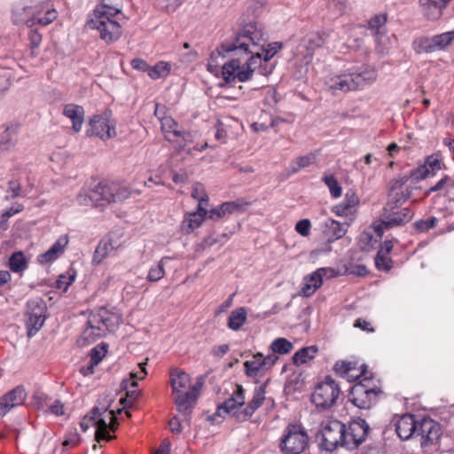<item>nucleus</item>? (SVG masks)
<instances>
[{
	"label": "nucleus",
	"instance_id": "nucleus-57",
	"mask_svg": "<svg viewBox=\"0 0 454 454\" xmlns=\"http://www.w3.org/2000/svg\"><path fill=\"white\" fill-rule=\"evenodd\" d=\"M181 3L182 0H157L158 6L168 12H175Z\"/></svg>",
	"mask_w": 454,
	"mask_h": 454
},
{
	"label": "nucleus",
	"instance_id": "nucleus-9",
	"mask_svg": "<svg viewBox=\"0 0 454 454\" xmlns=\"http://www.w3.org/2000/svg\"><path fill=\"white\" fill-rule=\"evenodd\" d=\"M117 324L116 316L106 309H100L89 317L88 327L82 333L83 338L94 340L95 338L104 336L107 332L114 330Z\"/></svg>",
	"mask_w": 454,
	"mask_h": 454
},
{
	"label": "nucleus",
	"instance_id": "nucleus-62",
	"mask_svg": "<svg viewBox=\"0 0 454 454\" xmlns=\"http://www.w3.org/2000/svg\"><path fill=\"white\" fill-rule=\"evenodd\" d=\"M49 410L51 413L56 416H61L65 413L64 404L59 400H56L52 404H51Z\"/></svg>",
	"mask_w": 454,
	"mask_h": 454
},
{
	"label": "nucleus",
	"instance_id": "nucleus-13",
	"mask_svg": "<svg viewBox=\"0 0 454 454\" xmlns=\"http://www.w3.org/2000/svg\"><path fill=\"white\" fill-rule=\"evenodd\" d=\"M370 427L364 419H358L352 420L348 426L345 425L341 440V447L347 450H355L363 443L369 433Z\"/></svg>",
	"mask_w": 454,
	"mask_h": 454
},
{
	"label": "nucleus",
	"instance_id": "nucleus-1",
	"mask_svg": "<svg viewBox=\"0 0 454 454\" xmlns=\"http://www.w3.org/2000/svg\"><path fill=\"white\" fill-rule=\"evenodd\" d=\"M266 43L265 33L255 23H248L235 35L233 41L229 43V85L236 77L240 82L249 81L257 67L262 74L271 73L262 67V60L269 61L281 49V43Z\"/></svg>",
	"mask_w": 454,
	"mask_h": 454
},
{
	"label": "nucleus",
	"instance_id": "nucleus-43",
	"mask_svg": "<svg viewBox=\"0 0 454 454\" xmlns=\"http://www.w3.org/2000/svg\"><path fill=\"white\" fill-rule=\"evenodd\" d=\"M386 22L387 14H377L369 20L368 27L374 35H377L383 33L382 28L385 27Z\"/></svg>",
	"mask_w": 454,
	"mask_h": 454
},
{
	"label": "nucleus",
	"instance_id": "nucleus-25",
	"mask_svg": "<svg viewBox=\"0 0 454 454\" xmlns=\"http://www.w3.org/2000/svg\"><path fill=\"white\" fill-rule=\"evenodd\" d=\"M207 210L204 206H198L195 212L186 213L181 223V231L184 234L192 232L204 222Z\"/></svg>",
	"mask_w": 454,
	"mask_h": 454
},
{
	"label": "nucleus",
	"instance_id": "nucleus-8",
	"mask_svg": "<svg viewBox=\"0 0 454 454\" xmlns=\"http://www.w3.org/2000/svg\"><path fill=\"white\" fill-rule=\"evenodd\" d=\"M381 394L380 387L364 376L352 387L349 400L357 408L369 410L376 404Z\"/></svg>",
	"mask_w": 454,
	"mask_h": 454
},
{
	"label": "nucleus",
	"instance_id": "nucleus-32",
	"mask_svg": "<svg viewBox=\"0 0 454 454\" xmlns=\"http://www.w3.org/2000/svg\"><path fill=\"white\" fill-rule=\"evenodd\" d=\"M358 197L353 192H348L345 195L344 200L333 207V212L338 215H348L353 214L355 207L358 204Z\"/></svg>",
	"mask_w": 454,
	"mask_h": 454
},
{
	"label": "nucleus",
	"instance_id": "nucleus-51",
	"mask_svg": "<svg viewBox=\"0 0 454 454\" xmlns=\"http://www.w3.org/2000/svg\"><path fill=\"white\" fill-rule=\"evenodd\" d=\"M424 165L430 170V175L434 176L442 169V163L438 154H432L426 159Z\"/></svg>",
	"mask_w": 454,
	"mask_h": 454
},
{
	"label": "nucleus",
	"instance_id": "nucleus-24",
	"mask_svg": "<svg viewBox=\"0 0 454 454\" xmlns=\"http://www.w3.org/2000/svg\"><path fill=\"white\" fill-rule=\"evenodd\" d=\"M419 421L411 414H405L398 419L395 424V431L403 440H409L416 436Z\"/></svg>",
	"mask_w": 454,
	"mask_h": 454
},
{
	"label": "nucleus",
	"instance_id": "nucleus-49",
	"mask_svg": "<svg viewBox=\"0 0 454 454\" xmlns=\"http://www.w3.org/2000/svg\"><path fill=\"white\" fill-rule=\"evenodd\" d=\"M454 187V179H451L449 176H444L440 181H438L434 186H432L427 194L434 192L444 191L448 192L450 188Z\"/></svg>",
	"mask_w": 454,
	"mask_h": 454
},
{
	"label": "nucleus",
	"instance_id": "nucleus-30",
	"mask_svg": "<svg viewBox=\"0 0 454 454\" xmlns=\"http://www.w3.org/2000/svg\"><path fill=\"white\" fill-rule=\"evenodd\" d=\"M29 259L24 254L22 251H17L11 254L6 263V266L13 273L22 275L27 270Z\"/></svg>",
	"mask_w": 454,
	"mask_h": 454
},
{
	"label": "nucleus",
	"instance_id": "nucleus-26",
	"mask_svg": "<svg viewBox=\"0 0 454 454\" xmlns=\"http://www.w3.org/2000/svg\"><path fill=\"white\" fill-rule=\"evenodd\" d=\"M62 114L72 121V129L74 132H80L84 121L85 112L82 106L67 104L63 106Z\"/></svg>",
	"mask_w": 454,
	"mask_h": 454
},
{
	"label": "nucleus",
	"instance_id": "nucleus-28",
	"mask_svg": "<svg viewBox=\"0 0 454 454\" xmlns=\"http://www.w3.org/2000/svg\"><path fill=\"white\" fill-rule=\"evenodd\" d=\"M326 273L325 268H320L314 271L309 277L304 278L303 286L300 291V294L309 297L319 288L323 282V276Z\"/></svg>",
	"mask_w": 454,
	"mask_h": 454
},
{
	"label": "nucleus",
	"instance_id": "nucleus-21",
	"mask_svg": "<svg viewBox=\"0 0 454 454\" xmlns=\"http://www.w3.org/2000/svg\"><path fill=\"white\" fill-rule=\"evenodd\" d=\"M454 41V30L422 38L419 43V51L434 52L442 51Z\"/></svg>",
	"mask_w": 454,
	"mask_h": 454
},
{
	"label": "nucleus",
	"instance_id": "nucleus-3",
	"mask_svg": "<svg viewBox=\"0 0 454 454\" xmlns=\"http://www.w3.org/2000/svg\"><path fill=\"white\" fill-rule=\"evenodd\" d=\"M169 378L176 409L184 414L183 421L189 423V416L198 399V387L191 385L188 373L177 368L170 371Z\"/></svg>",
	"mask_w": 454,
	"mask_h": 454
},
{
	"label": "nucleus",
	"instance_id": "nucleus-39",
	"mask_svg": "<svg viewBox=\"0 0 454 454\" xmlns=\"http://www.w3.org/2000/svg\"><path fill=\"white\" fill-rule=\"evenodd\" d=\"M317 352V348L316 346L306 347L300 349L293 356L294 364L301 365L307 363L315 357Z\"/></svg>",
	"mask_w": 454,
	"mask_h": 454
},
{
	"label": "nucleus",
	"instance_id": "nucleus-27",
	"mask_svg": "<svg viewBox=\"0 0 454 454\" xmlns=\"http://www.w3.org/2000/svg\"><path fill=\"white\" fill-rule=\"evenodd\" d=\"M119 247L116 240L110 236L104 238L98 245L92 258L94 264H99L104 259L111 255Z\"/></svg>",
	"mask_w": 454,
	"mask_h": 454
},
{
	"label": "nucleus",
	"instance_id": "nucleus-7",
	"mask_svg": "<svg viewBox=\"0 0 454 454\" xmlns=\"http://www.w3.org/2000/svg\"><path fill=\"white\" fill-rule=\"evenodd\" d=\"M90 426L96 427L95 439L98 442L110 441L113 436L109 434V430L115 431L118 426L114 411L109 410L108 405L94 407L80 422L83 432H86Z\"/></svg>",
	"mask_w": 454,
	"mask_h": 454
},
{
	"label": "nucleus",
	"instance_id": "nucleus-42",
	"mask_svg": "<svg viewBox=\"0 0 454 454\" xmlns=\"http://www.w3.org/2000/svg\"><path fill=\"white\" fill-rule=\"evenodd\" d=\"M45 319L35 317L33 315H26V327L28 337L35 335L42 328Z\"/></svg>",
	"mask_w": 454,
	"mask_h": 454
},
{
	"label": "nucleus",
	"instance_id": "nucleus-33",
	"mask_svg": "<svg viewBox=\"0 0 454 454\" xmlns=\"http://www.w3.org/2000/svg\"><path fill=\"white\" fill-rule=\"evenodd\" d=\"M348 230L346 223H340L335 220L328 219L325 223L324 232L330 241L336 240L343 237Z\"/></svg>",
	"mask_w": 454,
	"mask_h": 454
},
{
	"label": "nucleus",
	"instance_id": "nucleus-46",
	"mask_svg": "<svg viewBox=\"0 0 454 454\" xmlns=\"http://www.w3.org/2000/svg\"><path fill=\"white\" fill-rule=\"evenodd\" d=\"M324 183L327 185L333 197L338 198L341 195L342 189L335 176L332 174H326L323 176Z\"/></svg>",
	"mask_w": 454,
	"mask_h": 454
},
{
	"label": "nucleus",
	"instance_id": "nucleus-55",
	"mask_svg": "<svg viewBox=\"0 0 454 454\" xmlns=\"http://www.w3.org/2000/svg\"><path fill=\"white\" fill-rule=\"evenodd\" d=\"M227 415V401L223 402L221 404L218 405L216 411L208 417V419L212 421L213 423H220Z\"/></svg>",
	"mask_w": 454,
	"mask_h": 454
},
{
	"label": "nucleus",
	"instance_id": "nucleus-6",
	"mask_svg": "<svg viewBox=\"0 0 454 454\" xmlns=\"http://www.w3.org/2000/svg\"><path fill=\"white\" fill-rule=\"evenodd\" d=\"M265 386L254 388L253 398L246 404L245 389L236 384L231 396L229 397V417L241 422L248 419L262 405L265 400Z\"/></svg>",
	"mask_w": 454,
	"mask_h": 454
},
{
	"label": "nucleus",
	"instance_id": "nucleus-12",
	"mask_svg": "<svg viewBox=\"0 0 454 454\" xmlns=\"http://www.w3.org/2000/svg\"><path fill=\"white\" fill-rule=\"evenodd\" d=\"M396 206L387 205L385 207L383 218L379 223H374L372 229L378 238H381L385 229L400 226L410 222L413 216V213L407 207L399 211H395Z\"/></svg>",
	"mask_w": 454,
	"mask_h": 454
},
{
	"label": "nucleus",
	"instance_id": "nucleus-35",
	"mask_svg": "<svg viewBox=\"0 0 454 454\" xmlns=\"http://www.w3.org/2000/svg\"><path fill=\"white\" fill-rule=\"evenodd\" d=\"M247 318V310L245 307L235 309L229 315V328L238 331L246 323Z\"/></svg>",
	"mask_w": 454,
	"mask_h": 454
},
{
	"label": "nucleus",
	"instance_id": "nucleus-20",
	"mask_svg": "<svg viewBox=\"0 0 454 454\" xmlns=\"http://www.w3.org/2000/svg\"><path fill=\"white\" fill-rule=\"evenodd\" d=\"M407 182L408 176H399L391 181L387 207H399L411 198L413 187L405 185Z\"/></svg>",
	"mask_w": 454,
	"mask_h": 454
},
{
	"label": "nucleus",
	"instance_id": "nucleus-23",
	"mask_svg": "<svg viewBox=\"0 0 454 454\" xmlns=\"http://www.w3.org/2000/svg\"><path fill=\"white\" fill-rule=\"evenodd\" d=\"M361 367H364V365ZM333 371L348 381L362 379L365 374V368H358L357 363L354 361H337L333 366Z\"/></svg>",
	"mask_w": 454,
	"mask_h": 454
},
{
	"label": "nucleus",
	"instance_id": "nucleus-2",
	"mask_svg": "<svg viewBox=\"0 0 454 454\" xmlns=\"http://www.w3.org/2000/svg\"><path fill=\"white\" fill-rule=\"evenodd\" d=\"M120 13L121 7L118 4H113L111 0H102L94 10L88 26L98 30L100 38L106 43L115 42L121 35V27L118 19Z\"/></svg>",
	"mask_w": 454,
	"mask_h": 454
},
{
	"label": "nucleus",
	"instance_id": "nucleus-4",
	"mask_svg": "<svg viewBox=\"0 0 454 454\" xmlns=\"http://www.w3.org/2000/svg\"><path fill=\"white\" fill-rule=\"evenodd\" d=\"M377 70L372 66L352 67L347 72L328 78L326 84L333 92H348L364 89L377 80Z\"/></svg>",
	"mask_w": 454,
	"mask_h": 454
},
{
	"label": "nucleus",
	"instance_id": "nucleus-15",
	"mask_svg": "<svg viewBox=\"0 0 454 454\" xmlns=\"http://www.w3.org/2000/svg\"><path fill=\"white\" fill-rule=\"evenodd\" d=\"M321 446L327 451L334 450L340 446L345 424L339 420H327L321 425Z\"/></svg>",
	"mask_w": 454,
	"mask_h": 454
},
{
	"label": "nucleus",
	"instance_id": "nucleus-31",
	"mask_svg": "<svg viewBox=\"0 0 454 454\" xmlns=\"http://www.w3.org/2000/svg\"><path fill=\"white\" fill-rule=\"evenodd\" d=\"M67 244L66 238L59 239L45 253L38 256L40 263H49L54 262L60 254H63L64 248Z\"/></svg>",
	"mask_w": 454,
	"mask_h": 454
},
{
	"label": "nucleus",
	"instance_id": "nucleus-37",
	"mask_svg": "<svg viewBox=\"0 0 454 454\" xmlns=\"http://www.w3.org/2000/svg\"><path fill=\"white\" fill-rule=\"evenodd\" d=\"M171 71V65L168 62L159 61L154 66L150 67L147 74L151 79L157 80L166 78Z\"/></svg>",
	"mask_w": 454,
	"mask_h": 454
},
{
	"label": "nucleus",
	"instance_id": "nucleus-14",
	"mask_svg": "<svg viewBox=\"0 0 454 454\" xmlns=\"http://www.w3.org/2000/svg\"><path fill=\"white\" fill-rule=\"evenodd\" d=\"M88 136H96L102 140H108L116 136L115 123L112 120V113L105 111L101 114L93 115L89 121Z\"/></svg>",
	"mask_w": 454,
	"mask_h": 454
},
{
	"label": "nucleus",
	"instance_id": "nucleus-41",
	"mask_svg": "<svg viewBox=\"0 0 454 454\" xmlns=\"http://www.w3.org/2000/svg\"><path fill=\"white\" fill-rule=\"evenodd\" d=\"M294 346L292 342L285 338H278L270 345L271 354H288L292 351Z\"/></svg>",
	"mask_w": 454,
	"mask_h": 454
},
{
	"label": "nucleus",
	"instance_id": "nucleus-36",
	"mask_svg": "<svg viewBox=\"0 0 454 454\" xmlns=\"http://www.w3.org/2000/svg\"><path fill=\"white\" fill-rule=\"evenodd\" d=\"M46 304L41 298L31 299L27 303L26 315H33L37 318H46Z\"/></svg>",
	"mask_w": 454,
	"mask_h": 454
},
{
	"label": "nucleus",
	"instance_id": "nucleus-54",
	"mask_svg": "<svg viewBox=\"0 0 454 454\" xmlns=\"http://www.w3.org/2000/svg\"><path fill=\"white\" fill-rule=\"evenodd\" d=\"M425 165L419 166L417 168L413 169L408 176V180L411 179L412 181L418 182L419 180L425 179L428 177L430 175V170L427 168Z\"/></svg>",
	"mask_w": 454,
	"mask_h": 454
},
{
	"label": "nucleus",
	"instance_id": "nucleus-44",
	"mask_svg": "<svg viewBox=\"0 0 454 454\" xmlns=\"http://www.w3.org/2000/svg\"><path fill=\"white\" fill-rule=\"evenodd\" d=\"M56 19H57V12L55 10H48L43 18L34 17L31 20H20V22H25L28 27H32L35 23H39L43 26H47L48 24L51 23Z\"/></svg>",
	"mask_w": 454,
	"mask_h": 454
},
{
	"label": "nucleus",
	"instance_id": "nucleus-34",
	"mask_svg": "<svg viewBox=\"0 0 454 454\" xmlns=\"http://www.w3.org/2000/svg\"><path fill=\"white\" fill-rule=\"evenodd\" d=\"M317 161V154L315 153H309L305 155L299 156L294 159L289 165V171L291 174H295L301 169L313 165Z\"/></svg>",
	"mask_w": 454,
	"mask_h": 454
},
{
	"label": "nucleus",
	"instance_id": "nucleus-5",
	"mask_svg": "<svg viewBox=\"0 0 454 454\" xmlns=\"http://www.w3.org/2000/svg\"><path fill=\"white\" fill-rule=\"evenodd\" d=\"M130 195L131 192L126 186L100 182L89 192H81L77 196V202L82 206L98 207L125 200Z\"/></svg>",
	"mask_w": 454,
	"mask_h": 454
},
{
	"label": "nucleus",
	"instance_id": "nucleus-52",
	"mask_svg": "<svg viewBox=\"0 0 454 454\" xmlns=\"http://www.w3.org/2000/svg\"><path fill=\"white\" fill-rule=\"evenodd\" d=\"M374 36L376 38V51L380 54H387L390 49V39L384 33Z\"/></svg>",
	"mask_w": 454,
	"mask_h": 454
},
{
	"label": "nucleus",
	"instance_id": "nucleus-48",
	"mask_svg": "<svg viewBox=\"0 0 454 454\" xmlns=\"http://www.w3.org/2000/svg\"><path fill=\"white\" fill-rule=\"evenodd\" d=\"M16 135L9 129L4 130L0 138V150L8 151L15 145Z\"/></svg>",
	"mask_w": 454,
	"mask_h": 454
},
{
	"label": "nucleus",
	"instance_id": "nucleus-19",
	"mask_svg": "<svg viewBox=\"0 0 454 454\" xmlns=\"http://www.w3.org/2000/svg\"><path fill=\"white\" fill-rule=\"evenodd\" d=\"M226 53L227 46L222 43L219 48L212 51L207 62V70L216 77L222 76L223 82H219L221 87L227 83Z\"/></svg>",
	"mask_w": 454,
	"mask_h": 454
},
{
	"label": "nucleus",
	"instance_id": "nucleus-11",
	"mask_svg": "<svg viewBox=\"0 0 454 454\" xmlns=\"http://www.w3.org/2000/svg\"><path fill=\"white\" fill-rule=\"evenodd\" d=\"M340 393L341 390L339 383L331 376H325L315 387L311 401L318 408L329 409L337 403Z\"/></svg>",
	"mask_w": 454,
	"mask_h": 454
},
{
	"label": "nucleus",
	"instance_id": "nucleus-17",
	"mask_svg": "<svg viewBox=\"0 0 454 454\" xmlns=\"http://www.w3.org/2000/svg\"><path fill=\"white\" fill-rule=\"evenodd\" d=\"M442 435V427L439 423L431 419H423L419 421L415 438H419L420 445L427 448L435 445Z\"/></svg>",
	"mask_w": 454,
	"mask_h": 454
},
{
	"label": "nucleus",
	"instance_id": "nucleus-16",
	"mask_svg": "<svg viewBox=\"0 0 454 454\" xmlns=\"http://www.w3.org/2000/svg\"><path fill=\"white\" fill-rule=\"evenodd\" d=\"M328 36L329 34L324 31L307 34L296 48L297 55L301 57L305 64H309L312 60L315 51L325 44Z\"/></svg>",
	"mask_w": 454,
	"mask_h": 454
},
{
	"label": "nucleus",
	"instance_id": "nucleus-60",
	"mask_svg": "<svg viewBox=\"0 0 454 454\" xmlns=\"http://www.w3.org/2000/svg\"><path fill=\"white\" fill-rule=\"evenodd\" d=\"M248 203L243 200H237L236 201L229 202V214L245 210Z\"/></svg>",
	"mask_w": 454,
	"mask_h": 454
},
{
	"label": "nucleus",
	"instance_id": "nucleus-63",
	"mask_svg": "<svg viewBox=\"0 0 454 454\" xmlns=\"http://www.w3.org/2000/svg\"><path fill=\"white\" fill-rule=\"evenodd\" d=\"M130 65L134 69L148 73L149 65L147 64V62L145 60H144L142 59L137 58V59H132Z\"/></svg>",
	"mask_w": 454,
	"mask_h": 454
},
{
	"label": "nucleus",
	"instance_id": "nucleus-56",
	"mask_svg": "<svg viewBox=\"0 0 454 454\" xmlns=\"http://www.w3.org/2000/svg\"><path fill=\"white\" fill-rule=\"evenodd\" d=\"M375 264L379 270H388L392 267V260L388 254H382L380 256V253L378 252L375 257Z\"/></svg>",
	"mask_w": 454,
	"mask_h": 454
},
{
	"label": "nucleus",
	"instance_id": "nucleus-18",
	"mask_svg": "<svg viewBox=\"0 0 454 454\" xmlns=\"http://www.w3.org/2000/svg\"><path fill=\"white\" fill-rule=\"evenodd\" d=\"M278 360V355L269 354L263 356L262 353L258 352L253 355L250 360L244 363L246 373L249 377L261 376L270 370Z\"/></svg>",
	"mask_w": 454,
	"mask_h": 454
},
{
	"label": "nucleus",
	"instance_id": "nucleus-59",
	"mask_svg": "<svg viewBox=\"0 0 454 454\" xmlns=\"http://www.w3.org/2000/svg\"><path fill=\"white\" fill-rule=\"evenodd\" d=\"M309 229H310V222L308 219L300 220L295 225L296 231L303 237H306L309 235Z\"/></svg>",
	"mask_w": 454,
	"mask_h": 454
},
{
	"label": "nucleus",
	"instance_id": "nucleus-29",
	"mask_svg": "<svg viewBox=\"0 0 454 454\" xmlns=\"http://www.w3.org/2000/svg\"><path fill=\"white\" fill-rule=\"evenodd\" d=\"M147 363H140L138 364L139 371L138 372H131L129 373V379L124 380L122 381L123 387L127 390V396L130 399H136L137 395V391L136 389H129L135 388L137 386V383L136 380H143L145 379V375L147 374L146 372V366Z\"/></svg>",
	"mask_w": 454,
	"mask_h": 454
},
{
	"label": "nucleus",
	"instance_id": "nucleus-45",
	"mask_svg": "<svg viewBox=\"0 0 454 454\" xmlns=\"http://www.w3.org/2000/svg\"><path fill=\"white\" fill-rule=\"evenodd\" d=\"M107 353L106 346L105 344L98 345L91 349L90 361H91V372H94V367L98 365Z\"/></svg>",
	"mask_w": 454,
	"mask_h": 454
},
{
	"label": "nucleus",
	"instance_id": "nucleus-47",
	"mask_svg": "<svg viewBox=\"0 0 454 454\" xmlns=\"http://www.w3.org/2000/svg\"><path fill=\"white\" fill-rule=\"evenodd\" d=\"M192 197L199 201L198 206H204L207 208V195L201 184L196 183L192 185Z\"/></svg>",
	"mask_w": 454,
	"mask_h": 454
},
{
	"label": "nucleus",
	"instance_id": "nucleus-10",
	"mask_svg": "<svg viewBox=\"0 0 454 454\" xmlns=\"http://www.w3.org/2000/svg\"><path fill=\"white\" fill-rule=\"evenodd\" d=\"M308 446L309 435L301 425L290 424L286 427L279 444L283 454H301Z\"/></svg>",
	"mask_w": 454,
	"mask_h": 454
},
{
	"label": "nucleus",
	"instance_id": "nucleus-53",
	"mask_svg": "<svg viewBox=\"0 0 454 454\" xmlns=\"http://www.w3.org/2000/svg\"><path fill=\"white\" fill-rule=\"evenodd\" d=\"M12 77V73L10 69L0 68V94L9 89Z\"/></svg>",
	"mask_w": 454,
	"mask_h": 454
},
{
	"label": "nucleus",
	"instance_id": "nucleus-40",
	"mask_svg": "<svg viewBox=\"0 0 454 454\" xmlns=\"http://www.w3.org/2000/svg\"><path fill=\"white\" fill-rule=\"evenodd\" d=\"M169 260V257L165 256L161 258L158 263L153 265L148 271L146 279L151 282H156L161 279L165 275L164 265Z\"/></svg>",
	"mask_w": 454,
	"mask_h": 454
},
{
	"label": "nucleus",
	"instance_id": "nucleus-64",
	"mask_svg": "<svg viewBox=\"0 0 454 454\" xmlns=\"http://www.w3.org/2000/svg\"><path fill=\"white\" fill-rule=\"evenodd\" d=\"M80 442V436L79 434L74 432L71 433L67 439L63 442L64 447H74Z\"/></svg>",
	"mask_w": 454,
	"mask_h": 454
},
{
	"label": "nucleus",
	"instance_id": "nucleus-58",
	"mask_svg": "<svg viewBox=\"0 0 454 454\" xmlns=\"http://www.w3.org/2000/svg\"><path fill=\"white\" fill-rule=\"evenodd\" d=\"M74 273H69L68 277L65 275H60L59 279L57 280V287L66 291L68 288V286L74 282Z\"/></svg>",
	"mask_w": 454,
	"mask_h": 454
},
{
	"label": "nucleus",
	"instance_id": "nucleus-38",
	"mask_svg": "<svg viewBox=\"0 0 454 454\" xmlns=\"http://www.w3.org/2000/svg\"><path fill=\"white\" fill-rule=\"evenodd\" d=\"M161 129L165 137L171 141L172 137H181L182 131L178 129V124L170 117H166L161 121Z\"/></svg>",
	"mask_w": 454,
	"mask_h": 454
},
{
	"label": "nucleus",
	"instance_id": "nucleus-50",
	"mask_svg": "<svg viewBox=\"0 0 454 454\" xmlns=\"http://www.w3.org/2000/svg\"><path fill=\"white\" fill-rule=\"evenodd\" d=\"M438 223V219L434 216L429 217L427 219H421L419 221H416L413 223L414 229L417 232H425L428 230L435 227V225Z\"/></svg>",
	"mask_w": 454,
	"mask_h": 454
},
{
	"label": "nucleus",
	"instance_id": "nucleus-22",
	"mask_svg": "<svg viewBox=\"0 0 454 454\" xmlns=\"http://www.w3.org/2000/svg\"><path fill=\"white\" fill-rule=\"evenodd\" d=\"M27 398V392L22 386H18L0 398V418L6 415L12 408L21 405Z\"/></svg>",
	"mask_w": 454,
	"mask_h": 454
},
{
	"label": "nucleus",
	"instance_id": "nucleus-61",
	"mask_svg": "<svg viewBox=\"0 0 454 454\" xmlns=\"http://www.w3.org/2000/svg\"><path fill=\"white\" fill-rule=\"evenodd\" d=\"M265 4V0H250L247 3V9L253 14H255L259 10L264 7Z\"/></svg>",
	"mask_w": 454,
	"mask_h": 454
}]
</instances>
